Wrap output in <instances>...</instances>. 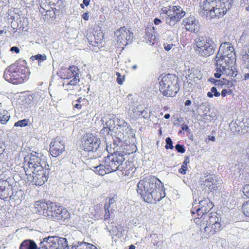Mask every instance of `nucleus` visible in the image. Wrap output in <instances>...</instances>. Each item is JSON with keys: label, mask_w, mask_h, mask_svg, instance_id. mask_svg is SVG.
Here are the masks:
<instances>
[{"label": "nucleus", "mask_w": 249, "mask_h": 249, "mask_svg": "<svg viewBox=\"0 0 249 249\" xmlns=\"http://www.w3.org/2000/svg\"><path fill=\"white\" fill-rule=\"evenodd\" d=\"M137 192L147 203L159 201L165 196L162 183L157 178L152 176L146 177L139 181Z\"/></svg>", "instance_id": "nucleus-1"}, {"label": "nucleus", "mask_w": 249, "mask_h": 249, "mask_svg": "<svg viewBox=\"0 0 249 249\" xmlns=\"http://www.w3.org/2000/svg\"><path fill=\"white\" fill-rule=\"evenodd\" d=\"M233 0H205L200 3L199 14L213 18L224 16L232 4Z\"/></svg>", "instance_id": "nucleus-2"}, {"label": "nucleus", "mask_w": 249, "mask_h": 249, "mask_svg": "<svg viewBox=\"0 0 249 249\" xmlns=\"http://www.w3.org/2000/svg\"><path fill=\"white\" fill-rule=\"evenodd\" d=\"M26 65V62L24 60L19 59L16 61L5 69L4 78L15 85L23 83L27 79L30 73Z\"/></svg>", "instance_id": "nucleus-3"}, {"label": "nucleus", "mask_w": 249, "mask_h": 249, "mask_svg": "<svg viewBox=\"0 0 249 249\" xmlns=\"http://www.w3.org/2000/svg\"><path fill=\"white\" fill-rule=\"evenodd\" d=\"M117 148L114 155L108 156L104 158V166L108 173L116 171L117 170L123 171L125 170L126 162L124 163L125 158L124 156L129 154L127 151L118 150Z\"/></svg>", "instance_id": "nucleus-4"}, {"label": "nucleus", "mask_w": 249, "mask_h": 249, "mask_svg": "<svg viewBox=\"0 0 249 249\" xmlns=\"http://www.w3.org/2000/svg\"><path fill=\"white\" fill-rule=\"evenodd\" d=\"M200 229L208 235H213L219 231L222 227V220L220 216H218L216 213H203L201 218Z\"/></svg>", "instance_id": "nucleus-5"}, {"label": "nucleus", "mask_w": 249, "mask_h": 249, "mask_svg": "<svg viewBox=\"0 0 249 249\" xmlns=\"http://www.w3.org/2000/svg\"><path fill=\"white\" fill-rule=\"evenodd\" d=\"M46 157L42 155L40 153L35 152V154L31 153L30 156H27L24 158V165L28 166V168L24 167V170L26 175H31L29 174V170L31 171L38 170V169H43V168H48L49 165L47 163Z\"/></svg>", "instance_id": "nucleus-6"}, {"label": "nucleus", "mask_w": 249, "mask_h": 249, "mask_svg": "<svg viewBox=\"0 0 249 249\" xmlns=\"http://www.w3.org/2000/svg\"><path fill=\"white\" fill-rule=\"evenodd\" d=\"M178 78L174 75L168 74L164 76L160 82V90L164 96L173 97L179 91L177 85Z\"/></svg>", "instance_id": "nucleus-7"}, {"label": "nucleus", "mask_w": 249, "mask_h": 249, "mask_svg": "<svg viewBox=\"0 0 249 249\" xmlns=\"http://www.w3.org/2000/svg\"><path fill=\"white\" fill-rule=\"evenodd\" d=\"M195 43L196 51L200 56L208 57L214 52L216 45L209 38L199 36L195 39Z\"/></svg>", "instance_id": "nucleus-8"}, {"label": "nucleus", "mask_w": 249, "mask_h": 249, "mask_svg": "<svg viewBox=\"0 0 249 249\" xmlns=\"http://www.w3.org/2000/svg\"><path fill=\"white\" fill-rule=\"evenodd\" d=\"M165 23L170 26H175L185 16V12L179 6H170L165 10Z\"/></svg>", "instance_id": "nucleus-9"}, {"label": "nucleus", "mask_w": 249, "mask_h": 249, "mask_svg": "<svg viewBox=\"0 0 249 249\" xmlns=\"http://www.w3.org/2000/svg\"><path fill=\"white\" fill-rule=\"evenodd\" d=\"M35 208L36 209V212L52 219L54 215L53 212L57 208V205L51 201H38L35 204Z\"/></svg>", "instance_id": "nucleus-10"}, {"label": "nucleus", "mask_w": 249, "mask_h": 249, "mask_svg": "<svg viewBox=\"0 0 249 249\" xmlns=\"http://www.w3.org/2000/svg\"><path fill=\"white\" fill-rule=\"evenodd\" d=\"M116 40L120 46H126L130 43L133 38V33L124 27H121L114 32Z\"/></svg>", "instance_id": "nucleus-11"}, {"label": "nucleus", "mask_w": 249, "mask_h": 249, "mask_svg": "<svg viewBox=\"0 0 249 249\" xmlns=\"http://www.w3.org/2000/svg\"><path fill=\"white\" fill-rule=\"evenodd\" d=\"M82 144L84 150L88 152H97L100 151L101 141L99 138L91 135H87Z\"/></svg>", "instance_id": "nucleus-12"}, {"label": "nucleus", "mask_w": 249, "mask_h": 249, "mask_svg": "<svg viewBox=\"0 0 249 249\" xmlns=\"http://www.w3.org/2000/svg\"><path fill=\"white\" fill-rule=\"evenodd\" d=\"M33 173V179L32 182L36 186H41L46 182L48 179L50 168H43V169H40L35 171H31Z\"/></svg>", "instance_id": "nucleus-13"}, {"label": "nucleus", "mask_w": 249, "mask_h": 249, "mask_svg": "<svg viewBox=\"0 0 249 249\" xmlns=\"http://www.w3.org/2000/svg\"><path fill=\"white\" fill-rule=\"evenodd\" d=\"M79 69L75 66H70L67 70L66 73L63 75L64 79H71L69 82H68V85L75 86L80 81L79 76Z\"/></svg>", "instance_id": "nucleus-14"}, {"label": "nucleus", "mask_w": 249, "mask_h": 249, "mask_svg": "<svg viewBox=\"0 0 249 249\" xmlns=\"http://www.w3.org/2000/svg\"><path fill=\"white\" fill-rule=\"evenodd\" d=\"M50 152L51 155L57 157L65 150L64 142L60 137H57L50 145Z\"/></svg>", "instance_id": "nucleus-15"}, {"label": "nucleus", "mask_w": 249, "mask_h": 249, "mask_svg": "<svg viewBox=\"0 0 249 249\" xmlns=\"http://www.w3.org/2000/svg\"><path fill=\"white\" fill-rule=\"evenodd\" d=\"M198 201L200 207L196 208V206H195L191 210V212L193 214L195 213V211L197 213L202 211L203 213H205L207 211H209L213 206V203L211 202L208 198L198 197ZM198 215H199V213H198Z\"/></svg>", "instance_id": "nucleus-16"}, {"label": "nucleus", "mask_w": 249, "mask_h": 249, "mask_svg": "<svg viewBox=\"0 0 249 249\" xmlns=\"http://www.w3.org/2000/svg\"><path fill=\"white\" fill-rule=\"evenodd\" d=\"M160 27H152V28H148L145 30V34L144 36L143 42L149 44L154 45L156 41L155 34L160 33Z\"/></svg>", "instance_id": "nucleus-17"}, {"label": "nucleus", "mask_w": 249, "mask_h": 249, "mask_svg": "<svg viewBox=\"0 0 249 249\" xmlns=\"http://www.w3.org/2000/svg\"><path fill=\"white\" fill-rule=\"evenodd\" d=\"M183 24L186 29L189 31L197 33L199 31L198 21L194 17H190L183 20Z\"/></svg>", "instance_id": "nucleus-18"}, {"label": "nucleus", "mask_w": 249, "mask_h": 249, "mask_svg": "<svg viewBox=\"0 0 249 249\" xmlns=\"http://www.w3.org/2000/svg\"><path fill=\"white\" fill-rule=\"evenodd\" d=\"M206 178L203 181L204 186L208 187L211 191L218 188L217 185L221 184L216 176L214 175H208L205 177Z\"/></svg>", "instance_id": "nucleus-19"}, {"label": "nucleus", "mask_w": 249, "mask_h": 249, "mask_svg": "<svg viewBox=\"0 0 249 249\" xmlns=\"http://www.w3.org/2000/svg\"><path fill=\"white\" fill-rule=\"evenodd\" d=\"M237 74L238 71L233 65H227V67H225V69L223 68L221 69V72H215L214 76L217 78H220L222 75L235 77Z\"/></svg>", "instance_id": "nucleus-20"}, {"label": "nucleus", "mask_w": 249, "mask_h": 249, "mask_svg": "<svg viewBox=\"0 0 249 249\" xmlns=\"http://www.w3.org/2000/svg\"><path fill=\"white\" fill-rule=\"evenodd\" d=\"M53 216L52 219L54 220H63L68 219L70 217V213L67 210L61 207L57 206L55 211L53 212Z\"/></svg>", "instance_id": "nucleus-21"}, {"label": "nucleus", "mask_w": 249, "mask_h": 249, "mask_svg": "<svg viewBox=\"0 0 249 249\" xmlns=\"http://www.w3.org/2000/svg\"><path fill=\"white\" fill-rule=\"evenodd\" d=\"M117 125L118 126L117 129H122L123 133H125L126 134L130 135H133V130L131 126L124 120L117 119Z\"/></svg>", "instance_id": "nucleus-22"}, {"label": "nucleus", "mask_w": 249, "mask_h": 249, "mask_svg": "<svg viewBox=\"0 0 249 249\" xmlns=\"http://www.w3.org/2000/svg\"><path fill=\"white\" fill-rule=\"evenodd\" d=\"M55 241H53L52 236L45 237L41 241L39 249H59L54 248L53 245H55Z\"/></svg>", "instance_id": "nucleus-23"}, {"label": "nucleus", "mask_w": 249, "mask_h": 249, "mask_svg": "<svg viewBox=\"0 0 249 249\" xmlns=\"http://www.w3.org/2000/svg\"><path fill=\"white\" fill-rule=\"evenodd\" d=\"M53 241H55V245H53L55 248H59V249H67L68 247V243L66 238L60 237L57 236H52Z\"/></svg>", "instance_id": "nucleus-24"}, {"label": "nucleus", "mask_w": 249, "mask_h": 249, "mask_svg": "<svg viewBox=\"0 0 249 249\" xmlns=\"http://www.w3.org/2000/svg\"><path fill=\"white\" fill-rule=\"evenodd\" d=\"M221 55H222L220 53L218 54V53H217L215 58V72H221L222 69H225V67H227L226 62L224 60V57L221 56Z\"/></svg>", "instance_id": "nucleus-25"}, {"label": "nucleus", "mask_w": 249, "mask_h": 249, "mask_svg": "<svg viewBox=\"0 0 249 249\" xmlns=\"http://www.w3.org/2000/svg\"><path fill=\"white\" fill-rule=\"evenodd\" d=\"M118 118H116V116L112 115H109L108 117L106 119V121L104 120L103 118H102L101 121L102 122L101 124L102 125H106L109 128L111 129L112 131L114 130V129L117 126V125H115L116 120H117Z\"/></svg>", "instance_id": "nucleus-26"}, {"label": "nucleus", "mask_w": 249, "mask_h": 249, "mask_svg": "<svg viewBox=\"0 0 249 249\" xmlns=\"http://www.w3.org/2000/svg\"><path fill=\"white\" fill-rule=\"evenodd\" d=\"M40 11L42 14H43L44 12H45L44 18L46 19L49 20L50 18L53 19V18H55V16L59 14L60 9H57L56 7H51V9H48L46 10L43 8V10H40Z\"/></svg>", "instance_id": "nucleus-27"}, {"label": "nucleus", "mask_w": 249, "mask_h": 249, "mask_svg": "<svg viewBox=\"0 0 249 249\" xmlns=\"http://www.w3.org/2000/svg\"><path fill=\"white\" fill-rule=\"evenodd\" d=\"M225 52H226V53H234V48L231 43L229 42H223L221 44L218 52V54H220V53L224 55V53Z\"/></svg>", "instance_id": "nucleus-28"}, {"label": "nucleus", "mask_w": 249, "mask_h": 249, "mask_svg": "<svg viewBox=\"0 0 249 249\" xmlns=\"http://www.w3.org/2000/svg\"><path fill=\"white\" fill-rule=\"evenodd\" d=\"M244 123L236 120L232 122L230 124L231 131L234 133H242L241 127L243 126Z\"/></svg>", "instance_id": "nucleus-29"}, {"label": "nucleus", "mask_w": 249, "mask_h": 249, "mask_svg": "<svg viewBox=\"0 0 249 249\" xmlns=\"http://www.w3.org/2000/svg\"><path fill=\"white\" fill-rule=\"evenodd\" d=\"M36 243L31 240H26L23 241L20 245L19 249H36ZM39 249V248L38 249Z\"/></svg>", "instance_id": "nucleus-30"}, {"label": "nucleus", "mask_w": 249, "mask_h": 249, "mask_svg": "<svg viewBox=\"0 0 249 249\" xmlns=\"http://www.w3.org/2000/svg\"><path fill=\"white\" fill-rule=\"evenodd\" d=\"M221 56L224 57V60L227 65H233L235 62V53H224V55Z\"/></svg>", "instance_id": "nucleus-31"}, {"label": "nucleus", "mask_w": 249, "mask_h": 249, "mask_svg": "<svg viewBox=\"0 0 249 249\" xmlns=\"http://www.w3.org/2000/svg\"><path fill=\"white\" fill-rule=\"evenodd\" d=\"M92 170L100 176H104L108 173L106 171L105 166H104V163L100 164L99 165L96 166H92Z\"/></svg>", "instance_id": "nucleus-32"}, {"label": "nucleus", "mask_w": 249, "mask_h": 249, "mask_svg": "<svg viewBox=\"0 0 249 249\" xmlns=\"http://www.w3.org/2000/svg\"><path fill=\"white\" fill-rule=\"evenodd\" d=\"M10 118V115L8 112L6 110L0 112V122L1 124H6Z\"/></svg>", "instance_id": "nucleus-33"}, {"label": "nucleus", "mask_w": 249, "mask_h": 249, "mask_svg": "<svg viewBox=\"0 0 249 249\" xmlns=\"http://www.w3.org/2000/svg\"><path fill=\"white\" fill-rule=\"evenodd\" d=\"M104 209L105 212L104 215V219L107 220L111 218V216L115 210L113 209H110V208H109V205L107 203L105 204Z\"/></svg>", "instance_id": "nucleus-34"}, {"label": "nucleus", "mask_w": 249, "mask_h": 249, "mask_svg": "<svg viewBox=\"0 0 249 249\" xmlns=\"http://www.w3.org/2000/svg\"><path fill=\"white\" fill-rule=\"evenodd\" d=\"M30 59L32 60H36L38 61V65L40 66H41V62L45 61L47 59V56L45 54H37V55H32Z\"/></svg>", "instance_id": "nucleus-35"}, {"label": "nucleus", "mask_w": 249, "mask_h": 249, "mask_svg": "<svg viewBox=\"0 0 249 249\" xmlns=\"http://www.w3.org/2000/svg\"><path fill=\"white\" fill-rule=\"evenodd\" d=\"M89 247H92V244L83 242L78 243L77 246H73L71 248L68 247L67 249H89Z\"/></svg>", "instance_id": "nucleus-36"}, {"label": "nucleus", "mask_w": 249, "mask_h": 249, "mask_svg": "<svg viewBox=\"0 0 249 249\" xmlns=\"http://www.w3.org/2000/svg\"><path fill=\"white\" fill-rule=\"evenodd\" d=\"M220 95V93L217 91L215 87H213L210 89V91L208 92L207 96L209 98L214 97H219Z\"/></svg>", "instance_id": "nucleus-37"}, {"label": "nucleus", "mask_w": 249, "mask_h": 249, "mask_svg": "<svg viewBox=\"0 0 249 249\" xmlns=\"http://www.w3.org/2000/svg\"><path fill=\"white\" fill-rule=\"evenodd\" d=\"M189 162V160L188 158H186L185 160H184L182 165H181V168L179 169V172L182 174L185 175L186 173V171L187 169V164Z\"/></svg>", "instance_id": "nucleus-38"}, {"label": "nucleus", "mask_w": 249, "mask_h": 249, "mask_svg": "<svg viewBox=\"0 0 249 249\" xmlns=\"http://www.w3.org/2000/svg\"><path fill=\"white\" fill-rule=\"evenodd\" d=\"M29 123V120L28 119H23L20 121H18L15 123L14 126L16 127H23V126H26L28 125V124Z\"/></svg>", "instance_id": "nucleus-39"}, {"label": "nucleus", "mask_w": 249, "mask_h": 249, "mask_svg": "<svg viewBox=\"0 0 249 249\" xmlns=\"http://www.w3.org/2000/svg\"><path fill=\"white\" fill-rule=\"evenodd\" d=\"M63 1L62 0H50V4L55 6L57 9H60L62 6Z\"/></svg>", "instance_id": "nucleus-40"}, {"label": "nucleus", "mask_w": 249, "mask_h": 249, "mask_svg": "<svg viewBox=\"0 0 249 249\" xmlns=\"http://www.w3.org/2000/svg\"><path fill=\"white\" fill-rule=\"evenodd\" d=\"M242 211L246 216H249V200L243 204Z\"/></svg>", "instance_id": "nucleus-41"}, {"label": "nucleus", "mask_w": 249, "mask_h": 249, "mask_svg": "<svg viewBox=\"0 0 249 249\" xmlns=\"http://www.w3.org/2000/svg\"><path fill=\"white\" fill-rule=\"evenodd\" d=\"M144 109H146L143 105H139L136 107H135L133 109V111L134 113H136V114L138 116H140V114L142 113V111Z\"/></svg>", "instance_id": "nucleus-42"}, {"label": "nucleus", "mask_w": 249, "mask_h": 249, "mask_svg": "<svg viewBox=\"0 0 249 249\" xmlns=\"http://www.w3.org/2000/svg\"><path fill=\"white\" fill-rule=\"evenodd\" d=\"M212 82H213L215 85L217 86H222L226 84L227 79H223L222 80H215L213 78H212L211 80Z\"/></svg>", "instance_id": "nucleus-43"}, {"label": "nucleus", "mask_w": 249, "mask_h": 249, "mask_svg": "<svg viewBox=\"0 0 249 249\" xmlns=\"http://www.w3.org/2000/svg\"><path fill=\"white\" fill-rule=\"evenodd\" d=\"M165 142L166 143V145L165 146V148L168 149H172L174 148L173 145V142L172 139L170 137H167L165 139Z\"/></svg>", "instance_id": "nucleus-44"}, {"label": "nucleus", "mask_w": 249, "mask_h": 249, "mask_svg": "<svg viewBox=\"0 0 249 249\" xmlns=\"http://www.w3.org/2000/svg\"><path fill=\"white\" fill-rule=\"evenodd\" d=\"M103 128L101 130L100 133L101 134L106 136L107 135L109 134L110 131H112L111 129L109 128L106 125H103Z\"/></svg>", "instance_id": "nucleus-45"}, {"label": "nucleus", "mask_w": 249, "mask_h": 249, "mask_svg": "<svg viewBox=\"0 0 249 249\" xmlns=\"http://www.w3.org/2000/svg\"><path fill=\"white\" fill-rule=\"evenodd\" d=\"M175 147L178 153L182 154L185 152V148L183 145L177 144L176 145Z\"/></svg>", "instance_id": "nucleus-46"}, {"label": "nucleus", "mask_w": 249, "mask_h": 249, "mask_svg": "<svg viewBox=\"0 0 249 249\" xmlns=\"http://www.w3.org/2000/svg\"><path fill=\"white\" fill-rule=\"evenodd\" d=\"M152 238V242L154 246H159L158 240L159 239V236L157 234H152L151 235Z\"/></svg>", "instance_id": "nucleus-47"}, {"label": "nucleus", "mask_w": 249, "mask_h": 249, "mask_svg": "<svg viewBox=\"0 0 249 249\" xmlns=\"http://www.w3.org/2000/svg\"><path fill=\"white\" fill-rule=\"evenodd\" d=\"M116 75L117 76V83L119 85H122L123 83L124 80V76H123L122 77V75L121 74L118 72H116Z\"/></svg>", "instance_id": "nucleus-48"}, {"label": "nucleus", "mask_w": 249, "mask_h": 249, "mask_svg": "<svg viewBox=\"0 0 249 249\" xmlns=\"http://www.w3.org/2000/svg\"><path fill=\"white\" fill-rule=\"evenodd\" d=\"M243 193L244 195L248 197H249V185H245L243 188Z\"/></svg>", "instance_id": "nucleus-49"}, {"label": "nucleus", "mask_w": 249, "mask_h": 249, "mask_svg": "<svg viewBox=\"0 0 249 249\" xmlns=\"http://www.w3.org/2000/svg\"><path fill=\"white\" fill-rule=\"evenodd\" d=\"M241 4L242 5V6L245 7V9L247 11H249V0H242L241 1Z\"/></svg>", "instance_id": "nucleus-50"}, {"label": "nucleus", "mask_w": 249, "mask_h": 249, "mask_svg": "<svg viewBox=\"0 0 249 249\" xmlns=\"http://www.w3.org/2000/svg\"><path fill=\"white\" fill-rule=\"evenodd\" d=\"M140 116H142L144 119H147L149 118L150 114L146 110L144 109V110H142V113L140 114Z\"/></svg>", "instance_id": "nucleus-51"}, {"label": "nucleus", "mask_w": 249, "mask_h": 249, "mask_svg": "<svg viewBox=\"0 0 249 249\" xmlns=\"http://www.w3.org/2000/svg\"><path fill=\"white\" fill-rule=\"evenodd\" d=\"M173 46H174V45L172 43H170V44L164 43L163 44L164 48L166 51H169L172 48Z\"/></svg>", "instance_id": "nucleus-52"}, {"label": "nucleus", "mask_w": 249, "mask_h": 249, "mask_svg": "<svg viewBox=\"0 0 249 249\" xmlns=\"http://www.w3.org/2000/svg\"><path fill=\"white\" fill-rule=\"evenodd\" d=\"M77 101H73L72 102V105L74 108L80 109L81 108L82 105L80 104L77 103Z\"/></svg>", "instance_id": "nucleus-53"}, {"label": "nucleus", "mask_w": 249, "mask_h": 249, "mask_svg": "<svg viewBox=\"0 0 249 249\" xmlns=\"http://www.w3.org/2000/svg\"><path fill=\"white\" fill-rule=\"evenodd\" d=\"M10 51L12 52H15L16 53H19L20 50L18 47L13 46L10 48Z\"/></svg>", "instance_id": "nucleus-54"}, {"label": "nucleus", "mask_w": 249, "mask_h": 249, "mask_svg": "<svg viewBox=\"0 0 249 249\" xmlns=\"http://www.w3.org/2000/svg\"><path fill=\"white\" fill-rule=\"evenodd\" d=\"M115 201H116V198L113 197L112 198H110L109 199L108 202L107 203L108 204V205H109V208H110V206L111 204H113V203H114Z\"/></svg>", "instance_id": "nucleus-55"}, {"label": "nucleus", "mask_w": 249, "mask_h": 249, "mask_svg": "<svg viewBox=\"0 0 249 249\" xmlns=\"http://www.w3.org/2000/svg\"><path fill=\"white\" fill-rule=\"evenodd\" d=\"M154 23L156 25H159L162 23V21L160 19L158 18H155L154 19Z\"/></svg>", "instance_id": "nucleus-56"}, {"label": "nucleus", "mask_w": 249, "mask_h": 249, "mask_svg": "<svg viewBox=\"0 0 249 249\" xmlns=\"http://www.w3.org/2000/svg\"><path fill=\"white\" fill-rule=\"evenodd\" d=\"M249 57V46L247 50H246L245 54L243 55L244 59H248Z\"/></svg>", "instance_id": "nucleus-57"}, {"label": "nucleus", "mask_w": 249, "mask_h": 249, "mask_svg": "<svg viewBox=\"0 0 249 249\" xmlns=\"http://www.w3.org/2000/svg\"><path fill=\"white\" fill-rule=\"evenodd\" d=\"M82 18L86 20H88L89 18V13L87 12L84 13L82 15Z\"/></svg>", "instance_id": "nucleus-58"}, {"label": "nucleus", "mask_w": 249, "mask_h": 249, "mask_svg": "<svg viewBox=\"0 0 249 249\" xmlns=\"http://www.w3.org/2000/svg\"><path fill=\"white\" fill-rule=\"evenodd\" d=\"M228 93L227 90L226 89H223L221 91V96L223 97H225Z\"/></svg>", "instance_id": "nucleus-59"}, {"label": "nucleus", "mask_w": 249, "mask_h": 249, "mask_svg": "<svg viewBox=\"0 0 249 249\" xmlns=\"http://www.w3.org/2000/svg\"><path fill=\"white\" fill-rule=\"evenodd\" d=\"M225 85H227L228 87H231L233 86V83L227 80V82Z\"/></svg>", "instance_id": "nucleus-60"}, {"label": "nucleus", "mask_w": 249, "mask_h": 249, "mask_svg": "<svg viewBox=\"0 0 249 249\" xmlns=\"http://www.w3.org/2000/svg\"><path fill=\"white\" fill-rule=\"evenodd\" d=\"M90 0H83V2L86 6H88L89 4Z\"/></svg>", "instance_id": "nucleus-61"}, {"label": "nucleus", "mask_w": 249, "mask_h": 249, "mask_svg": "<svg viewBox=\"0 0 249 249\" xmlns=\"http://www.w3.org/2000/svg\"><path fill=\"white\" fill-rule=\"evenodd\" d=\"M181 129L184 131H187L189 129V127L187 125H184L181 126Z\"/></svg>", "instance_id": "nucleus-62"}, {"label": "nucleus", "mask_w": 249, "mask_h": 249, "mask_svg": "<svg viewBox=\"0 0 249 249\" xmlns=\"http://www.w3.org/2000/svg\"><path fill=\"white\" fill-rule=\"evenodd\" d=\"M192 103V102L190 100H187L185 102V105L186 106H190Z\"/></svg>", "instance_id": "nucleus-63"}, {"label": "nucleus", "mask_w": 249, "mask_h": 249, "mask_svg": "<svg viewBox=\"0 0 249 249\" xmlns=\"http://www.w3.org/2000/svg\"><path fill=\"white\" fill-rule=\"evenodd\" d=\"M208 140L209 141H211L214 142V141H215V137L214 136H208Z\"/></svg>", "instance_id": "nucleus-64"}]
</instances>
